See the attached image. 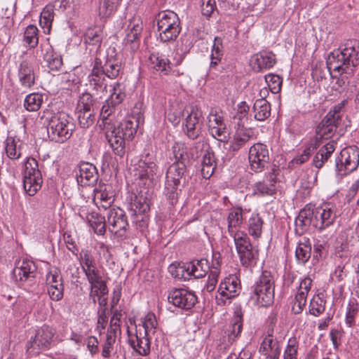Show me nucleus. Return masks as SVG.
I'll use <instances>...</instances> for the list:
<instances>
[{
    "label": "nucleus",
    "mask_w": 359,
    "mask_h": 359,
    "mask_svg": "<svg viewBox=\"0 0 359 359\" xmlns=\"http://www.w3.org/2000/svg\"><path fill=\"white\" fill-rule=\"evenodd\" d=\"M158 168L156 163V158L149 154L142 156L138 163L135 165V176L140 180H153L157 174Z\"/></svg>",
    "instance_id": "f3484780"
},
{
    "label": "nucleus",
    "mask_w": 359,
    "mask_h": 359,
    "mask_svg": "<svg viewBox=\"0 0 359 359\" xmlns=\"http://www.w3.org/2000/svg\"><path fill=\"white\" fill-rule=\"evenodd\" d=\"M243 329L242 315L239 312L236 313L233 323L229 326L228 332L229 341H234L240 336Z\"/></svg>",
    "instance_id": "49530a36"
},
{
    "label": "nucleus",
    "mask_w": 359,
    "mask_h": 359,
    "mask_svg": "<svg viewBox=\"0 0 359 359\" xmlns=\"http://www.w3.org/2000/svg\"><path fill=\"white\" fill-rule=\"evenodd\" d=\"M358 165L359 148L354 145L344 148L335 161L336 172L341 177L355 171Z\"/></svg>",
    "instance_id": "1a4fd4ad"
},
{
    "label": "nucleus",
    "mask_w": 359,
    "mask_h": 359,
    "mask_svg": "<svg viewBox=\"0 0 359 359\" xmlns=\"http://www.w3.org/2000/svg\"><path fill=\"white\" fill-rule=\"evenodd\" d=\"M149 67L156 71L166 75L170 70V63L168 58L158 53H152L150 55L148 60Z\"/></svg>",
    "instance_id": "2f4dec72"
},
{
    "label": "nucleus",
    "mask_w": 359,
    "mask_h": 359,
    "mask_svg": "<svg viewBox=\"0 0 359 359\" xmlns=\"http://www.w3.org/2000/svg\"><path fill=\"white\" fill-rule=\"evenodd\" d=\"M42 183V175L37 161L34 158H27L23 176L25 191L28 195L34 196L41 189Z\"/></svg>",
    "instance_id": "6e6552de"
},
{
    "label": "nucleus",
    "mask_w": 359,
    "mask_h": 359,
    "mask_svg": "<svg viewBox=\"0 0 359 359\" xmlns=\"http://www.w3.org/2000/svg\"><path fill=\"white\" fill-rule=\"evenodd\" d=\"M307 296L304 292H297L292 306V311L294 314L302 312L306 303Z\"/></svg>",
    "instance_id": "13d9d810"
},
{
    "label": "nucleus",
    "mask_w": 359,
    "mask_h": 359,
    "mask_svg": "<svg viewBox=\"0 0 359 359\" xmlns=\"http://www.w3.org/2000/svg\"><path fill=\"white\" fill-rule=\"evenodd\" d=\"M241 290L239 279L236 276H229L220 283L218 292L222 297L231 299L237 296Z\"/></svg>",
    "instance_id": "c85d7f7f"
},
{
    "label": "nucleus",
    "mask_w": 359,
    "mask_h": 359,
    "mask_svg": "<svg viewBox=\"0 0 359 359\" xmlns=\"http://www.w3.org/2000/svg\"><path fill=\"white\" fill-rule=\"evenodd\" d=\"M86 219L95 233L100 235H103L105 233L107 220H105L104 217L97 212H92L87 215Z\"/></svg>",
    "instance_id": "4c0bfd02"
},
{
    "label": "nucleus",
    "mask_w": 359,
    "mask_h": 359,
    "mask_svg": "<svg viewBox=\"0 0 359 359\" xmlns=\"http://www.w3.org/2000/svg\"><path fill=\"white\" fill-rule=\"evenodd\" d=\"M337 126L334 125H328L327 123L320 122L316 128V139L313 145V149H316L320 146V142L323 139L331 137L336 131Z\"/></svg>",
    "instance_id": "a19ab883"
},
{
    "label": "nucleus",
    "mask_w": 359,
    "mask_h": 359,
    "mask_svg": "<svg viewBox=\"0 0 359 359\" xmlns=\"http://www.w3.org/2000/svg\"><path fill=\"white\" fill-rule=\"evenodd\" d=\"M6 151L7 156L11 159H18L20 157V152L17 149V145L15 140L8 137L6 141Z\"/></svg>",
    "instance_id": "e2e57ef3"
},
{
    "label": "nucleus",
    "mask_w": 359,
    "mask_h": 359,
    "mask_svg": "<svg viewBox=\"0 0 359 359\" xmlns=\"http://www.w3.org/2000/svg\"><path fill=\"white\" fill-rule=\"evenodd\" d=\"M93 100L88 93H83L79 100L76 109H92Z\"/></svg>",
    "instance_id": "338daca9"
},
{
    "label": "nucleus",
    "mask_w": 359,
    "mask_h": 359,
    "mask_svg": "<svg viewBox=\"0 0 359 359\" xmlns=\"http://www.w3.org/2000/svg\"><path fill=\"white\" fill-rule=\"evenodd\" d=\"M237 252L239 255L241 263L243 266L252 267L257 264L259 253L252 246Z\"/></svg>",
    "instance_id": "58836bf2"
},
{
    "label": "nucleus",
    "mask_w": 359,
    "mask_h": 359,
    "mask_svg": "<svg viewBox=\"0 0 359 359\" xmlns=\"http://www.w3.org/2000/svg\"><path fill=\"white\" fill-rule=\"evenodd\" d=\"M18 77L21 85L30 88L34 83V73L32 65L26 60L22 61L18 69Z\"/></svg>",
    "instance_id": "7c9ffc66"
},
{
    "label": "nucleus",
    "mask_w": 359,
    "mask_h": 359,
    "mask_svg": "<svg viewBox=\"0 0 359 359\" xmlns=\"http://www.w3.org/2000/svg\"><path fill=\"white\" fill-rule=\"evenodd\" d=\"M48 292L50 299L53 301H59L63 297V283H54L48 285Z\"/></svg>",
    "instance_id": "680f3d73"
},
{
    "label": "nucleus",
    "mask_w": 359,
    "mask_h": 359,
    "mask_svg": "<svg viewBox=\"0 0 359 359\" xmlns=\"http://www.w3.org/2000/svg\"><path fill=\"white\" fill-rule=\"evenodd\" d=\"M273 325L269 326L266 334L261 343L259 351L266 359H279L280 348L278 341L273 338Z\"/></svg>",
    "instance_id": "6ab92c4d"
},
{
    "label": "nucleus",
    "mask_w": 359,
    "mask_h": 359,
    "mask_svg": "<svg viewBox=\"0 0 359 359\" xmlns=\"http://www.w3.org/2000/svg\"><path fill=\"white\" fill-rule=\"evenodd\" d=\"M187 167L184 165L172 163L168 168L165 175V194L170 203L175 205L178 201L181 192V187H184L187 180L185 172Z\"/></svg>",
    "instance_id": "39448f33"
},
{
    "label": "nucleus",
    "mask_w": 359,
    "mask_h": 359,
    "mask_svg": "<svg viewBox=\"0 0 359 359\" xmlns=\"http://www.w3.org/2000/svg\"><path fill=\"white\" fill-rule=\"evenodd\" d=\"M131 209L134 210L135 212L144 214L149 210L150 207L146 198L142 196H135L131 203Z\"/></svg>",
    "instance_id": "6e6d98bb"
},
{
    "label": "nucleus",
    "mask_w": 359,
    "mask_h": 359,
    "mask_svg": "<svg viewBox=\"0 0 359 359\" xmlns=\"http://www.w3.org/2000/svg\"><path fill=\"white\" fill-rule=\"evenodd\" d=\"M46 280L47 285L54 283L59 284L60 283H63V279L60 271L56 267L50 268L46 275Z\"/></svg>",
    "instance_id": "0e129e2a"
},
{
    "label": "nucleus",
    "mask_w": 359,
    "mask_h": 359,
    "mask_svg": "<svg viewBox=\"0 0 359 359\" xmlns=\"http://www.w3.org/2000/svg\"><path fill=\"white\" fill-rule=\"evenodd\" d=\"M85 43L97 46H100L102 41V31L97 28H88L84 35Z\"/></svg>",
    "instance_id": "09e8293b"
},
{
    "label": "nucleus",
    "mask_w": 359,
    "mask_h": 359,
    "mask_svg": "<svg viewBox=\"0 0 359 359\" xmlns=\"http://www.w3.org/2000/svg\"><path fill=\"white\" fill-rule=\"evenodd\" d=\"M187 116L183 123V131L188 138L194 140L201 133V119L202 111L197 107L191 106L186 109Z\"/></svg>",
    "instance_id": "4468645a"
},
{
    "label": "nucleus",
    "mask_w": 359,
    "mask_h": 359,
    "mask_svg": "<svg viewBox=\"0 0 359 359\" xmlns=\"http://www.w3.org/2000/svg\"><path fill=\"white\" fill-rule=\"evenodd\" d=\"M172 268L173 265H170L169 270L175 277L183 278L184 279L189 278L190 276H194L195 278H203L210 270L208 262L205 259L179 264L176 268L175 273L172 271Z\"/></svg>",
    "instance_id": "9d476101"
},
{
    "label": "nucleus",
    "mask_w": 359,
    "mask_h": 359,
    "mask_svg": "<svg viewBox=\"0 0 359 359\" xmlns=\"http://www.w3.org/2000/svg\"><path fill=\"white\" fill-rule=\"evenodd\" d=\"M253 111L255 118L263 121L271 114V104L266 99H257L254 103Z\"/></svg>",
    "instance_id": "e433bc0d"
},
{
    "label": "nucleus",
    "mask_w": 359,
    "mask_h": 359,
    "mask_svg": "<svg viewBox=\"0 0 359 359\" xmlns=\"http://www.w3.org/2000/svg\"><path fill=\"white\" fill-rule=\"evenodd\" d=\"M168 299L170 303L182 309L189 310L197 302L196 295L184 288H175L170 291Z\"/></svg>",
    "instance_id": "dca6fc26"
},
{
    "label": "nucleus",
    "mask_w": 359,
    "mask_h": 359,
    "mask_svg": "<svg viewBox=\"0 0 359 359\" xmlns=\"http://www.w3.org/2000/svg\"><path fill=\"white\" fill-rule=\"evenodd\" d=\"M121 66L115 59L107 60L104 66L100 58L95 57L91 73L88 75L90 87L102 98L106 96L108 87H111L109 79H114L119 74Z\"/></svg>",
    "instance_id": "7ed1b4c3"
},
{
    "label": "nucleus",
    "mask_w": 359,
    "mask_h": 359,
    "mask_svg": "<svg viewBox=\"0 0 359 359\" xmlns=\"http://www.w3.org/2000/svg\"><path fill=\"white\" fill-rule=\"evenodd\" d=\"M60 79L62 84L67 88H72L73 86L80 83L79 77L74 71L66 72L60 75Z\"/></svg>",
    "instance_id": "4d7b16f0"
},
{
    "label": "nucleus",
    "mask_w": 359,
    "mask_h": 359,
    "mask_svg": "<svg viewBox=\"0 0 359 359\" xmlns=\"http://www.w3.org/2000/svg\"><path fill=\"white\" fill-rule=\"evenodd\" d=\"M24 42L30 48H35L39 43L38 28L32 25L27 27L23 36Z\"/></svg>",
    "instance_id": "de8ad7c7"
},
{
    "label": "nucleus",
    "mask_w": 359,
    "mask_h": 359,
    "mask_svg": "<svg viewBox=\"0 0 359 359\" xmlns=\"http://www.w3.org/2000/svg\"><path fill=\"white\" fill-rule=\"evenodd\" d=\"M151 336L135 337V340L130 339L131 346L142 355H147L150 352V338Z\"/></svg>",
    "instance_id": "79ce46f5"
},
{
    "label": "nucleus",
    "mask_w": 359,
    "mask_h": 359,
    "mask_svg": "<svg viewBox=\"0 0 359 359\" xmlns=\"http://www.w3.org/2000/svg\"><path fill=\"white\" fill-rule=\"evenodd\" d=\"M314 217V210L310 208H304L302 210L299 214L297 219V222H300L303 225L306 226L309 224L313 225V218Z\"/></svg>",
    "instance_id": "69168bd1"
},
{
    "label": "nucleus",
    "mask_w": 359,
    "mask_h": 359,
    "mask_svg": "<svg viewBox=\"0 0 359 359\" xmlns=\"http://www.w3.org/2000/svg\"><path fill=\"white\" fill-rule=\"evenodd\" d=\"M48 120L47 131L49 138L55 142L62 143L72 135L74 125L72 118L65 113H57L46 117Z\"/></svg>",
    "instance_id": "20e7f679"
},
{
    "label": "nucleus",
    "mask_w": 359,
    "mask_h": 359,
    "mask_svg": "<svg viewBox=\"0 0 359 359\" xmlns=\"http://www.w3.org/2000/svg\"><path fill=\"white\" fill-rule=\"evenodd\" d=\"M253 137L254 132L251 128L245 127L243 123H238L230 143V149L233 151H238Z\"/></svg>",
    "instance_id": "b1692460"
},
{
    "label": "nucleus",
    "mask_w": 359,
    "mask_h": 359,
    "mask_svg": "<svg viewBox=\"0 0 359 359\" xmlns=\"http://www.w3.org/2000/svg\"><path fill=\"white\" fill-rule=\"evenodd\" d=\"M276 64V56L272 52L255 54L250 59V65L255 72L269 69Z\"/></svg>",
    "instance_id": "cd10ccee"
},
{
    "label": "nucleus",
    "mask_w": 359,
    "mask_h": 359,
    "mask_svg": "<svg viewBox=\"0 0 359 359\" xmlns=\"http://www.w3.org/2000/svg\"><path fill=\"white\" fill-rule=\"evenodd\" d=\"M41 54L50 70H59L62 66V59L60 55L54 52L53 47L48 43L40 45Z\"/></svg>",
    "instance_id": "bb28decb"
},
{
    "label": "nucleus",
    "mask_w": 359,
    "mask_h": 359,
    "mask_svg": "<svg viewBox=\"0 0 359 359\" xmlns=\"http://www.w3.org/2000/svg\"><path fill=\"white\" fill-rule=\"evenodd\" d=\"M118 104H114L108 98L103 104L100 116L102 117V130L105 137L114 153L119 156L125 154L126 141L131 140L137 133V120L131 118L118 123L111 117Z\"/></svg>",
    "instance_id": "f257e3e1"
},
{
    "label": "nucleus",
    "mask_w": 359,
    "mask_h": 359,
    "mask_svg": "<svg viewBox=\"0 0 359 359\" xmlns=\"http://www.w3.org/2000/svg\"><path fill=\"white\" fill-rule=\"evenodd\" d=\"M76 176V181L81 186H93L95 184L99 177L96 167L88 162L80 163Z\"/></svg>",
    "instance_id": "4be33fe9"
},
{
    "label": "nucleus",
    "mask_w": 359,
    "mask_h": 359,
    "mask_svg": "<svg viewBox=\"0 0 359 359\" xmlns=\"http://www.w3.org/2000/svg\"><path fill=\"white\" fill-rule=\"evenodd\" d=\"M77 118L79 125L87 128L93 124L95 121V115L93 109H77Z\"/></svg>",
    "instance_id": "603ef678"
},
{
    "label": "nucleus",
    "mask_w": 359,
    "mask_h": 359,
    "mask_svg": "<svg viewBox=\"0 0 359 359\" xmlns=\"http://www.w3.org/2000/svg\"><path fill=\"white\" fill-rule=\"evenodd\" d=\"M55 330L48 325H43L37 330L34 337L27 344V351L39 352L50 348L54 342Z\"/></svg>",
    "instance_id": "ddd939ff"
},
{
    "label": "nucleus",
    "mask_w": 359,
    "mask_h": 359,
    "mask_svg": "<svg viewBox=\"0 0 359 359\" xmlns=\"http://www.w3.org/2000/svg\"><path fill=\"white\" fill-rule=\"evenodd\" d=\"M142 323L144 329L146 336H152L156 332L157 327V320L153 313H147L142 319Z\"/></svg>",
    "instance_id": "864d4df0"
},
{
    "label": "nucleus",
    "mask_w": 359,
    "mask_h": 359,
    "mask_svg": "<svg viewBox=\"0 0 359 359\" xmlns=\"http://www.w3.org/2000/svg\"><path fill=\"white\" fill-rule=\"evenodd\" d=\"M93 201L99 209L102 208L104 210H107V209L112 208L111 205L114 201V193L111 186L100 182L98 186L94 189Z\"/></svg>",
    "instance_id": "aec40b11"
},
{
    "label": "nucleus",
    "mask_w": 359,
    "mask_h": 359,
    "mask_svg": "<svg viewBox=\"0 0 359 359\" xmlns=\"http://www.w3.org/2000/svg\"><path fill=\"white\" fill-rule=\"evenodd\" d=\"M208 127L210 134L215 139L224 141L226 138V128L223 117L210 112L208 116Z\"/></svg>",
    "instance_id": "a878e982"
},
{
    "label": "nucleus",
    "mask_w": 359,
    "mask_h": 359,
    "mask_svg": "<svg viewBox=\"0 0 359 359\" xmlns=\"http://www.w3.org/2000/svg\"><path fill=\"white\" fill-rule=\"evenodd\" d=\"M36 273V266L34 262L23 259L18 262L13 271V276L15 281L25 282L34 278Z\"/></svg>",
    "instance_id": "393cba45"
},
{
    "label": "nucleus",
    "mask_w": 359,
    "mask_h": 359,
    "mask_svg": "<svg viewBox=\"0 0 359 359\" xmlns=\"http://www.w3.org/2000/svg\"><path fill=\"white\" fill-rule=\"evenodd\" d=\"M160 41L163 43L175 41L181 32L180 20L173 11H163L156 17Z\"/></svg>",
    "instance_id": "423d86ee"
},
{
    "label": "nucleus",
    "mask_w": 359,
    "mask_h": 359,
    "mask_svg": "<svg viewBox=\"0 0 359 359\" xmlns=\"http://www.w3.org/2000/svg\"><path fill=\"white\" fill-rule=\"evenodd\" d=\"M229 235L233 238L237 252L252 246L248 235L242 231H238Z\"/></svg>",
    "instance_id": "8fccbe9b"
},
{
    "label": "nucleus",
    "mask_w": 359,
    "mask_h": 359,
    "mask_svg": "<svg viewBox=\"0 0 359 359\" xmlns=\"http://www.w3.org/2000/svg\"><path fill=\"white\" fill-rule=\"evenodd\" d=\"M265 81L272 93H278L282 86V79L277 74H269L265 76Z\"/></svg>",
    "instance_id": "052dcab7"
},
{
    "label": "nucleus",
    "mask_w": 359,
    "mask_h": 359,
    "mask_svg": "<svg viewBox=\"0 0 359 359\" xmlns=\"http://www.w3.org/2000/svg\"><path fill=\"white\" fill-rule=\"evenodd\" d=\"M227 221L229 234L238 231V229L243 222V210L240 207L231 208L229 213Z\"/></svg>",
    "instance_id": "f704fd0d"
},
{
    "label": "nucleus",
    "mask_w": 359,
    "mask_h": 359,
    "mask_svg": "<svg viewBox=\"0 0 359 359\" xmlns=\"http://www.w3.org/2000/svg\"><path fill=\"white\" fill-rule=\"evenodd\" d=\"M311 244L309 241V239L306 237H303L295 251V257L297 260V262L299 264H304L306 263L309 258L311 257Z\"/></svg>",
    "instance_id": "c9c22d12"
},
{
    "label": "nucleus",
    "mask_w": 359,
    "mask_h": 359,
    "mask_svg": "<svg viewBox=\"0 0 359 359\" xmlns=\"http://www.w3.org/2000/svg\"><path fill=\"white\" fill-rule=\"evenodd\" d=\"M107 226L109 230L118 237L126 235L129 224L126 212L119 208L113 207L107 210Z\"/></svg>",
    "instance_id": "f8f14e48"
},
{
    "label": "nucleus",
    "mask_w": 359,
    "mask_h": 359,
    "mask_svg": "<svg viewBox=\"0 0 359 359\" xmlns=\"http://www.w3.org/2000/svg\"><path fill=\"white\" fill-rule=\"evenodd\" d=\"M223 57L222 40L215 37L210 55V68L215 67L222 60Z\"/></svg>",
    "instance_id": "c03bdc74"
},
{
    "label": "nucleus",
    "mask_w": 359,
    "mask_h": 359,
    "mask_svg": "<svg viewBox=\"0 0 359 359\" xmlns=\"http://www.w3.org/2000/svg\"><path fill=\"white\" fill-rule=\"evenodd\" d=\"M54 18V8L52 5H47L41 13L39 24L45 34H49Z\"/></svg>",
    "instance_id": "ea45409f"
},
{
    "label": "nucleus",
    "mask_w": 359,
    "mask_h": 359,
    "mask_svg": "<svg viewBox=\"0 0 359 359\" xmlns=\"http://www.w3.org/2000/svg\"><path fill=\"white\" fill-rule=\"evenodd\" d=\"M90 285V296L93 299V302H96L95 297H97L100 305H105L107 304V297L105 296L108 294V288L102 277L91 282Z\"/></svg>",
    "instance_id": "c756f323"
},
{
    "label": "nucleus",
    "mask_w": 359,
    "mask_h": 359,
    "mask_svg": "<svg viewBox=\"0 0 359 359\" xmlns=\"http://www.w3.org/2000/svg\"><path fill=\"white\" fill-rule=\"evenodd\" d=\"M142 31V22L139 17H133L128 25L126 35L123 40L126 48L131 51L138 49L140 36Z\"/></svg>",
    "instance_id": "a211bd4d"
},
{
    "label": "nucleus",
    "mask_w": 359,
    "mask_h": 359,
    "mask_svg": "<svg viewBox=\"0 0 359 359\" xmlns=\"http://www.w3.org/2000/svg\"><path fill=\"white\" fill-rule=\"evenodd\" d=\"M248 159L252 171L259 173L268 169L270 165L268 147L262 143L254 144L249 149Z\"/></svg>",
    "instance_id": "9b49d317"
},
{
    "label": "nucleus",
    "mask_w": 359,
    "mask_h": 359,
    "mask_svg": "<svg viewBox=\"0 0 359 359\" xmlns=\"http://www.w3.org/2000/svg\"><path fill=\"white\" fill-rule=\"evenodd\" d=\"M325 309V301L318 295L314 296L309 304V313L314 316H319Z\"/></svg>",
    "instance_id": "5fc2aeb1"
},
{
    "label": "nucleus",
    "mask_w": 359,
    "mask_h": 359,
    "mask_svg": "<svg viewBox=\"0 0 359 359\" xmlns=\"http://www.w3.org/2000/svg\"><path fill=\"white\" fill-rule=\"evenodd\" d=\"M337 217L335 210L329 204L318 207L314 210L313 226L319 231L333 225Z\"/></svg>",
    "instance_id": "2eb2a0df"
},
{
    "label": "nucleus",
    "mask_w": 359,
    "mask_h": 359,
    "mask_svg": "<svg viewBox=\"0 0 359 359\" xmlns=\"http://www.w3.org/2000/svg\"><path fill=\"white\" fill-rule=\"evenodd\" d=\"M276 170L272 168L262 181L257 182L254 185V192L259 196H273L276 191Z\"/></svg>",
    "instance_id": "412c9836"
},
{
    "label": "nucleus",
    "mask_w": 359,
    "mask_h": 359,
    "mask_svg": "<svg viewBox=\"0 0 359 359\" xmlns=\"http://www.w3.org/2000/svg\"><path fill=\"white\" fill-rule=\"evenodd\" d=\"M326 62L330 74L337 77L338 86L347 85L359 64V43L355 40L348 41L344 48L331 52Z\"/></svg>",
    "instance_id": "f03ea898"
},
{
    "label": "nucleus",
    "mask_w": 359,
    "mask_h": 359,
    "mask_svg": "<svg viewBox=\"0 0 359 359\" xmlns=\"http://www.w3.org/2000/svg\"><path fill=\"white\" fill-rule=\"evenodd\" d=\"M43 102V96L39 93H31L25 99L24 107L29 111L39 110Z\"/></svg>",
    "instance_id": "3c124183"
},
{
    "label": "nucleus",
    "mask_w": 359,
    "mask_h": 359,
    "mask_svg": "<svg viewBox=\"0 0 359 359\" xmlns=\"http://www.w3.org/2000/svg\"><path fill=\"white\" fill-rule=\"evenodd\" d=\"M252 298L260 306L271 305L274 299V282L271 273L264 271L252 287Z\"/></svg>",
    "instance_id": "0eeeda50"
},
{
    "label": "nucleus",
    "mask_w": 359,
    "mask_h": 359,
    "mask_svg": "<svg viewBox=\"0 0 359 359\" xmlns=\"http://www.w3.org/2000/svg\"><path fill=\"white\" fill-rule=\"evenodd\" d=\"M299 343L296 337L290 338L283 353V358L297 359Z\"/></svg>",
    "instance_id": "bf43d9fd"
},
{
    "label": "nucleus",
    "mask_w": 359,
    "mask_h": 359,
    "mask_svg": "<svg viewBox=\"0 0 359 359\" xmlns=\"http://www.w3.org/2000/svg\"><path fill=\"white\" fill-rule=\"evenodd\" d=\"M174 163L184 165L186 167L191 160L198 157L196 147H187L184 143L175 142L172 146Z\"/></svg>",
    "instance_id": "5701e85b"
},
{
    "label": "nucleus",
    "mask_w": 359,
    "mask_h": 359,
    "mask_svg": "<svg viewBox=\"0 0 359 359\" xmlns=\"http://www.w3.org/2000/svg\"><path fill=\"white\" fill-rule=\"evenodd\" d=\"M335 145L336 143L332 141L319 149L313 159V164L316 168L320 169L323 166L334 151Z\"/></svg>",
    "instance_id": "473e14b6"
},
{
    "label": "nucleus",
    "mask_w": 359,
    "mask_h": 359,
    "mask_svg": "<svg viewBox=\"0 0 359 359\" xmlns=\"http://www.w3.org/2000/svg\"><path fill=\"white\" fill-rule=\"evenodd\" d=\"M263 220L257 214H253L248 222L249 234L255 238H258L262 235Z\"/></svg>",
    "instance_id": "37998d69"
},
{
    "label": "nucleus",
    "mask_w": 359,
    "mask_h": 359,
    "mask_svg": "<svg viewBox=\"0 0 359 359\" xmlns=\"http://www.w3.org/2000/svg\"><path fill=\"white\" fill-rule=\"evenodd\" d=\"M110 92L109 99L114 104L119 105L126 97L125 87L121 83H111V87H108Z\"/></svg>",
    "instance_id": "a18cd8bd"
},
{
    "label": "nucleus",
    "mask_w": 359,
    "mask_h": 359,
    "mask_svg": "<svg viewBox=\"0 0 359 359\" xmlns=\"http://www.w3.org/2000/svg\"><path fill=\"white\" fill-rule=\"evenodd\" d=\"M216 168V161L212 151L206 150L203 156L201 161V175L203 178L209 179L214 173Z\"/></svg>",
    "instance_id": "72a5a7b5"
},
{
    "label": "nucleus",
    "mask_w": 359,
    "mask_h": 359,
    "mask_svg": "<svg viewBox=\"0 0 359 359\" xmlns=\"http://www.w3.org/2000/svg\"><path fill=\"white\" fill-rule=\"evenodd\" d=\"M358 309L357 306H354L353 304H348L345 319V323L348 327H351L354 325L355 318L358 313Z\"/></svg>",
    "instance_id": "774afa93"
}]
</instances>
